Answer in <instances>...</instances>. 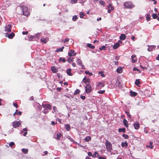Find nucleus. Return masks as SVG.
Segmentation results:
<instances>
[{
    "label": "nucleus",
    "mask_w": 159,
    "mask_h": 159,
    "mask_svg": "<svg viewBox=\"0 0 159 159\" xmlns=\"http://www.w3.org/2000/svg\"><path fill=\"white\" fill-rule=\"evenodd\" d=\"M19 8L21 10V12L20 14L27 16L30 14V10L27 7L25 6H20L19 7Z\"/></svg>",
    "instance_id": "f257e3e1"
},
{
    "label": "nucleus",
    "mask_w": 159,
    "mask_h": 159,
    "mask_svg": "<svg viewBox=\"0 0 159 159\" xmlns=\"http://www.w3.org/2000/svg\"><path fill=\"white\" fill-rule=\"evenodd\" d=\"M124 6L127 9H131L135 6L130 2H125L124 3Z\"/></svg>",
    "instance_id": "f03ea898"
},
{
    "label": "nucleus",
    "mask_w": 159,
    "mask_h": 159,
    "mask_svg": "<svg viewBox=\"0 0 159 159\" xmlns=\"http://www.w3.org/2000/svg\"><path fill=\"white\" fill-rule=\"evenodd\" d=\"M105 145L107 150L109 152H111L112 150L111 144L108 140H107L105 142Z\"/></svg>",
    "instance_id": "7ed1b4c3"
},
{
    "label": "nucleus",
    "mask_w": 159,
    "mask_h": 159,
    "mask_svg": "<svg viewBox=\"0 0 159 159\" xmlns=\"http://www.w3.org/2000/svg\"><path fill=\"white\" fill-rule=\"evenodd\" d=\"M11 25H6L5 29V31L7 33L10 32L11 31Z\"/></svg>",
    "instance_id": "20e7f679"
},
{
    "label": "nucleus",
    "mask_w": 159,
    "mask_h": 159,
    "mask_svg": "<svg viewBox=\"0 0 159 159\" xmlns=\"http://www.w3.org/2000/svg\"><path fill=\"white\" fill-rule=\"evenodd\" d=\"M108 10L107 12L108 13H110L111 11H113L114 10V7L113 6H112V5L111 4H109L108 6L107 7Z\"/></svg>",
    "instance_id": "39448f33"
},
{
    "label": "nucleus",
    "mask_w": 159,
    "mask_h": 159,
    "mask_svg": "<svg viewBox=\"0 0 159 159\" xmlns=\"http://www.w3.org/2000/svg\"><path fill=\"white\" fill-rule=\"evenodd\" d=\"M85 90L86 93H90L92 90L91 86L89 85H88V86H86L85 87Z\"/></svg>",
    "instance_id": "423d86ee"
},
{
    "label": "nucleus",
    "mask_w": 159,
    "mask_h": 159,
    "mask_svg": "<svg viewBox=\"0 0 159 159\" xmlns=\"http://www.w3.org/2000/svg\"><path fill=\"white\" fill-rule=\"evenodd\" d=\"M89 81L90 79L89 78H86V77H85L83 80V82L85 83L87 86H88V85H89Z\"/></svg>",
    "instance_id": "0eeeda50"
},
{
    "label": "nucleus",
    "mask_w": 159,
    "mask_h": 159,
    "mask_svg": "<svg viewBox=\"0 0 159 159\" xmlns=\"http://www.w3.org/2000/svg\"><path fill=\"white\" fill-rule=\"evenodd\" d=\"M20 123L19 121H15L13 123V126L14 128H16L19 127L20 125Z\"/></svg>",
    "instance_id": "6e6552de"
},
{
    "label": "nucleus",
    "mask_w": 159,
    "mask_h": 159,
    "mask_svg": "<svg viewBox=\"0 0 159 159\" xmlns=\"http://www.w3.org/2000/svg\"><path fill=\"white\" fill-rule=\"evenodd\" d=\"M77 64L81 66V69H85L84 66L82 65V61L80 60V59H79L77 61Z\"/></svg>",
    "instance_id": "1a4fd4ad"
},
{
    "label": "nucleus",
    "mask_w": 159,
    "mask_h": 159,
    "mask_svg": "<svg viewBox=\"0 0 159 159\" xmlns=\"http://www.w3.org/2000/svg\"><path fill=\"white\" fill-rule=\"evenodd\" d=\"M156 47V46L155 45H151L148 47V50L149 52L152 51L155 49Z\"/></svg>",
    "instance_id": "9d476101"
},
{
    "label": "nucleus",
    "mask_w": 159,
    "mask_h": 159,
    "mask_svg": "<svg viewBox=\"0 0 159 159\" xmlns=\"http://www.w3.org/2000/svg\"><path fill=\"white\" fill-rule=\"evenodd\" d=\"M131 59L132 60V62L134 63L137 61V59L136 57V55H132L131 56Z\"/></svg>",
    "instance_id": "9b49d317"
},
{
    "label": "nucleus",
    "mask_w": 159,
    "mask_h": 159,
    "mask_svg": "<svg viewBox=\"0 0 159 159\" xmlns=\"http://www.w3.org/2000/svg\"><path fill=\"white\" fill-rule=\"evenodd\" d=\"M126 35L124 34H121L120 37V40H124L126 38Z\"/></svg>",
    "instance_id": "f8f14e48"
},
{
    "label": "nucleus",
    "mask_w": 159,
    "mask_h": 159,
    "mask_svg": "<svg viewBox=\"0 0 159 159\" xmlns=\"http://www.w3.org/2000/svg\"><path fill=\"white\" fill-rule=\"evenodd\" d=\"M120 46V44L118 43H117L114 45L113 46V48L114 49H116L117 48Z\"/></svg>",
    "instance_id": "ddd939ff"
},
{
    "label": "nucleus",
    "mask_w": 159,
    "mask_h": 159,
    "mask_svg": "<svg viewBox=\"0 0 159 159\" xmlns=\"http://www.w3.org/2000/svg\"><path fill=\"white\" fill-rule=\"evenodd\" d=\"M134 128L136 129H138L139 127V125L138 122H136L134 123Z\"/></svg>",
    "instance_id": "4468645a"
},
{
    "label": "nucleus",
    "mask_w": 159,
    "mask_h": 159,
    "mask_svg": "<svg viewBox=\"0 0 159 159\" xmlns=\"http://www.w3.org/2000/svg\"><path fill=\"white\" fill-rule=\"evenodd\" d=\"M15 36V34L12 32L8 34V37L10 39H12Z\"/></svg>",
    "instance_id": "2eb2a0df"
},
{
    "label": "nucleus",
    "mask_w": 159,
    "mask_h": 159,
    "mask_svg": "<svg viewBox=\"0 0 159 159\" xmlns=\"http://www.w3.org/2000/svg\"><path fill=\"white\" fill-rule=\"evenodd\" d=\"M74 50L72 49L70 50V52L68 53V55L69 56H75L76 54V53L74 54H72V53H73L74 52Z\"/></svg>",
    "instance_id": "dca6fc26"
},
{
    "label": "nucleus",
    "mask_w": 159,
    "mask_h": 159,
    "mask_svg": "<svg viewBox=\"0 0 159 159\" xmlns=\"http://www.w3.org/2000/svg\"><path fill=\"white\" fill-rule=\"evenodd\" d=\"M105 85V84L102 82H100L98 83V84L97 85V86L100 87L102 88V87H103Z\"/></svg>",
    "instance_id": "f3484780"
},
{
    "label": "nucleus",
    "mask_w": 159,
    "mask_h": 159,
    "mask_svg": "<svg viewBox=\"0 0 159 159\" xmlns=\"http://www.w3.org/2000/svg\"><path fill=\"white\" fill-rule=\"evenodd\" d=\"M64 48V46L62 47L61 48H59L57 49L56 51L57 52H62L63 51V49Z\"/></svg>",
    "instance_id": "a211bd4d"
},
{
    "label": "nucleus",
    "mask_w": 159,
    "mask_h": 159,
    "mask_svg": "<svg viewBox=\"0 0 159 159\" xmlns=\"http://www.w3.org/2000/svg\"><path fill=\"white\" fill-rule=\"evenodd\" d=\"M130 94L131 96H133L134 97L136 96L137 94V93H136L134 92H133L132 90L130 91Z\"/></svg>",
    "instance_id": "6ab92c4d"
},
{
    "label": "nucleus",
    "mask_w": 159,
    "mask_h": 159,
    "mask_svg": "<svg viewBox=\"0 0 159 159\" xmlns=\"http://www.w3.org/2000/svg\"><path fill=\"white\" fill-rule=\"evenodd\" d=\"M123 122L125 125L127 127H128V124L127 121L125 119H124Z\"/></svg>",
    "instance_id": "aec40b11"
},
{
    "label": "nucleus",
    "mask_w": 159,
    "mask_h": 159,
    "mask_svg": "<svg viewBox=\"0 0 159 159\" xmlns=\"http://www.w3.org/2000/svg\"><path fill=\"white\" fill-rule=\"evenodd\" d=\"M87 46L88 47L91 49H94L95 48V46H94L92 45L91 44L87 43Z\"/></svg>",
    "instance_id": "412c9836"
},
{
    "label": "nucleus",
    "mask_w": 159,
    "mask_h": 159,
    "mask_svg": "<svg viewBox=\"0 0 159 159\" xmlns=\"http://www.w3.org/2000/svg\"><path fill=\"white\" fill-rule=\"evenodd\" d=\"M43 107L45 109H50L51 108V106L50 105L47 104V105H45L43 106Z\"/></svg>",
    "instance_id": "4be33fe9"
},
{
    "label": "nucleus",
    "mask_w": 159,
    "mask_h": 159,
    "mask_svg": "<svg viewBox=\"0 0 159 159\" xmlns=\"http://www.w3.org/2000/svg\"><path fill=\"white\" fill-rule=\"evenodd\" d=\"M146 147L147 148H149L151 149H152L153 148V146H152V142H150V145H146Z\"/></svg>",
    "instance_id": "5701e85b"
},
{
    "label": "nucleus",
    "mask_w": 159,
    "mask_h": 159,
    "mask_svg": "<svg viewBox=\"0 0 159 159\" xmlns=\"http://www.w3.org/2000/svg\"><path fill=\"white\" fill-rule=\"evenodd\" d=\"M128 146V143L126 142H122L121 143V146L122 147H127Z\"/></svg>",
    "instance_id": "b1692460"
},
{
    "label": "nucleus",
    "mask_w": 159,
    "mask_h": 159,
    "mask_svg": "<svg viewBox=\"0 0 159 159\" xmlns=\"http://www.w3.org/2000/svg\"><path fill=\"white\" fill-rule=\"evenodd\" d=\"M71 70H66V72L67 74L70 76L72 75V73L71 72Z\"/></svg>",
    "instance_id": "393cba45"
},
{
    "label": "nucleus",
    "mask_w": 159,
    "mask_h": 159,
    "mask_svg": "<svg viewBox=\"0 0 159 159\" xmlns=\"http://www.w3.org/2000/svg\"><path fill=\"white\" fill-rule=\"evenodd\" d=\"M99 154L97 152H95L93 154H92V156L93 157H95L99 156Z\"/></svg>",
    "instance_id": "a878e982"
},
{
    "label": "nucleus",
    "mask_w": 159,
    "mask_h": 159,
    "mask_svg": "<svg viewBox=\"0 0 159 159\" xmlns=\"http://www.w3.org/2000/svg\"><path fill=\"white\" fill-rule=\"evenodd\" d=\"M41 41L44 43H46L47 41L46 39L42 38L41 39Z\"/></svg>",
    "instance_id": "bb28decb"
},
{
    "label": "nucleus",
    "mask_w": 159,
    "mask_h": 159,
    "mask_svg": "<svg viewBox=\"0 0 159 159\" xmlns=\"http://www.w3.org/2000/svg\"><path fill=\"white\" fill-rule=\"evenodd\" d=\"M22 152L24 154H27L28 152V149H27L23 148L22 149Z\"/></svg>",
    "instance_id": "cd10ccee"
},
{
    "label": "nucleus",
    "mask_w": 159,
    "mask_h": 159,
    "mask_svg": "<svg viewBox=\"0 0 159 159\" xmlns=\"http://www.w3.org/2000/svg\"><path fill=\"white\" fill-rule=\"evenodd\" d=\"M62 61L63 62H66V60L64 58H63L62 57H60L59 58V61Z\"/></svg>",
    "instance_id": "c85d7f7f"
},
{
    "label": "nucleus",
    "mask_w": 159,
    "mask_h": 159,
    "mask_svg": "<svg viewBox=\"0 0 159 159\" xmlns=\"http://www.w3.org/2000/svg\"><path fill=\"white\" fill-rule=\"evenodd\" d=\"M65 127L66 128V129L67 131H69L70 129V126L68 125H65Z\"/></svg>",
    "instance_id": "c756f323"
},
{
    "label": "nucleus",
    "mask_w": 159,
    "mask_h": 159,
    "mask_svg": "<svg viewBox=\"0 0 159 159\" xmlns=\"http://www.w3.org/2000/svg\"><path fill=\"white\" fill-rule=\"evenodd\" d=\"M106 47L104 46H103L102 47H101L100 48H99V50H100V51H102V50H106Z\"/></svg>",
    "instance_id": "7c9ffc66"
},
{
    "label": "nucleus",
    "mask_w": 159,
    "mask_h": 159,
    "mask_svg": "<svg viewBox=\"0 0 159 159\" xmlns=\"http://www.w3.org/2000/svg\"><path fill=\"white\" fill-rule=\"evenodd\" d=\"M91 139V138L90 136H87L85 138L84 140L88 142Z\"/></svg>",
    "instance_id": "2f4dec72"
},
{
    "label": "nucleus",
    "mask_w": 159,
    "mask_h": 159,
    "mask_svg": "<svg viewBox=\"0 0 159 159\" xmlns=\"http://www.w3.org/2000/svg\"><path fill=\"white\" fill-rule=\"evenodd\" d=\"M146 17V20L147 21H149L150 20L151 18L149 16V14H147Z\"/></svg>",
    "instance_id": "473e14b6"
},
{
    "label": "nucleus",
    "mask_w": 159,
    "mask_h": 159,
    "mask_svg": "<svg viewBox=\"0 0 159 159\" xmlns=\"http://www.w3.org/2000/svg\"><path fill=\"white\" fill-rule=\"evenodd\" d=\"M73 61V58H72V57H69L68 58V59L67 60V61L69 63L72 62Z\"/></svg>",
    "instance_id": "72a5a7b5"
},
{
    "label": "nucleus",
    "mask_w": 159,
    "mask_h": 159,
    "mask_svg": "<svg viewBox=\"0 0 159 159\" xmlns=\"http://www.w3.org/2000/svg\"><path fill=\"white\" fill-rule=\"evenodd\" d=\"M140 82L139 80H137L135 82V84L138 86H139V84Z\"/></svg>",
    "instance_id": "f704fd0d"
},
{
    "label": "nucleus",
    "mask_w": 159,
    "mask_h": 159,
    "mask_svg": "<svg viewBox=\"0 0 159 159\" xmlns=\"http://www.w3.org/2000/svg\"><path fill=\"white\" fill-rule=\"evenodd\" d=\"M34 39H35V36H31L29 38V40L30 41H32L34 40Z\"/></svg>",
    "instance_id": "c9c22d12"
},
{
    "label": "nucleus",
    "mask_w": 159,
    "mask_h": 159,
    "mask_svg": "<svg viewBox=\"0 0 159 159\" xmlns=\"http://www.w3.org/2000/svg\"><path fill=\"white\" fill-rule=\"evenodd\" d=\"M99 3L102 5L104 6L105 5V2L103 1H99Z\"/></svg>",
    "instance_id": "e433bc0d"
},
{
    "label": "nucleus",
    "mask_w": 159,
    "mask_h": 159,
    "mask_svg": "<svg viewBox=\"0 0 159 159\" xmlns=\"http://www.w3.org/2000/svg\"><path fill=\"white\" fill-rule=\"evenodd\" d=\"M80 17L81 18H83L84 16V13L82 12H81L80 13Z\"/></svg>",
    "instance_id": "4c0bfd02"
},
{
    "label": "nucleus",
    "mask_w": 159,
    "mask_h": 159,
    "mask_svg": "<svg viewBox=\"0 0 159 159\" xmlns=\"http://www.w3.org/2000/svg\"><path fill=\"white\" fill-rule=\"evenodd\" d=\"M80 93V90L78 89H77L75 91V93H74V94L75 95H77L79 93Z\"/></svg>",
    "instance_id": "58836bf2"
},
{
    "label": "nucleus",
    "mask_w": 159,
    "mask_h": 159,
    "mask_svg": "<svg viewBox=\"0 0 159 159\" xmlns=\"http://www.w3.org/2000/svg\"><path fill=\"white\" fill-rule=\"evenodd\" d=\"M99 74H100L101 76L102 77H105V75L103 74V72L102 71H99L98 72Z\"/></svg>",
    "instance_id": "ea45409f"
},
{
    "label": "nucleus",
    "mask_w": 159,
    "mask_h": 159,
    "mask_svg": "<svg viewBox=\"0 0 159 159\" xmlns=\"http://www.w3.org/2000/svg\"><path fill=\"white\" fill-rule=\"evenodd\" d=\"M152 16L154 19H155L158 16H157V14L154 13L152 15Z\"/></svg>",
    "instance_id": "a19ab883"
},
{
    "label": "nucleus",
    "mask_w": 159,
    "mask_h": 159,
    "mask_svg": "<svg viewBox=\"0 0 159 159\" xmlns=\"http://www.w3.org/2000/svg\"><path fill=\"white\" fill-rule=\"evenodd\" d=\"M78 19L77 16H74L72 18V20L74 21H75Z\"/></svg>",
    "instance_id": "79ce46f5"
},
{
    "label": "nucleus",
    "mask_w": 159,
    "mask_h": 159,
    "mask_svg": "<svg viewBox=\"0 0 159 159\" xmlns=\"http://www.w3.org/2000/svg\"><path fill=\"white\" fill-rule=\"evenodd\" d=\"M119 131V132H121V131H123L124 132H125V129L123 128H120L118 129Z\"/></svg>",
    "instance_id": "37998d69"
},
{
    "label": "nucleus",
    "mask_w": 159,
    "mask_h": 159,
    "mask_svg": "<svg viewBox=\"0 0 159 159\" xmlns=\"http://www.w3.org/2000/svg\"><path fill=\"white\" fill-rule=\"evenodd\" d=\"M57 139H59L61 136V134L59 133H57Z\"/></svg>",
    "instance_id": "c03bdc74"
},
{
    "label": "nucleus",
    "mask_w": 159,
    "mask_h": 159,
    "mask_svg": "<svg viewBox=\"0 0 159 159\" xmlns=\"http://www.w3.org/2000/svg\"><path fill=\"white\" fill-rule=\"evenodd\" d=\"M85 73L86 74H89V75H93V74L92 73H90L88 71H86L85 72Z\"/></svg>",
    "instance_id": "a18cd8bd"
},
{
    "label": "nucleus",
    "mask_w": 159,
    "mask_h": 159,
    "mask_svg": "<svg viewBox=\"0 0 159 159\" xmlns=\"http://www.w3.org/2000/svg\"><path fill=\"white\" fill-rule=\"evenodd\" d=\"M78 0H71V2L75 4L77 2Z\"/></svg>",
    "instance_id": "49530a36"
},
{
    "label": "nucleus",
    "mask_w": 159,
    "mask_h": 159,
    "mask_svg": "<svg viewBox=\"0 0 159 159\" xmlns=\"http://www.w3.org/2000/svg\"><path fill=\"white\" fill-rule=\"evenodd\" d=\"M122 136L125 139H127L129 138V136L128 135L125 134H123Z\"/></svg>",
    "instance_id": "de8ad7c7"
},
{
    "label": "nucleus",
    "mask_w": 159,
    "mask_h": 159,
    "mask_svg": "<svg viewBox=\"0 0 159 159\" xmlns=\"http://www.w3.org/2000/svg\"><path fill=\"white\" fill-rule=\"evenodd\" d=\"M15 143L13 142H11L9 144V146L10 147H12L14 145Z\"/></svg>",
    "instance_id": "09e8293b"
},
{
    "label": "nucleus",
    "mask_w": 159,
    "mask_h": 159,
    "mask_svg": "<svg viewBox=\"0 0 159 159\" xmlns=\"http://www.w3.org/2000/svg\"><path fill=\"white\" fill-rule=\"evenodd\" d=\"M105 91V90H101L99 91L98 92V93H100V94H102V93H103Z\"/></svg>",
    "instance_id": "8fccbe9b"
},
{
    "label": "nucleus",
    "mask_w": 159,
    "mask_h": 159,
    "mask_svg": "<svg viewBox=\"0 0 159 159\" xmlns=\"http://www.w3.org/2000/svg\"><path fill=\"white\" fill-rule=\"evenodd\" d=\"M127 115L128 116L129 118H131V115H130L129 114V113L128 112H126Z\"/></svg>",
    "instance_id": "3c124183"
},
{
    "label": "nucleus",
    "mask_w": 159,
    "mask_h": 159,
    "mask_svg": "<svg viewBox=\"0 0 159 159\" xmlns=\"http://www.w3.org/2000/svg\"><path fill=\"white\" fill-rule=\"evenodd\" d=\"M28 31H25V32L23 31L22 32V34L23 35H25V34L26 35V34H28Z\"/></svg>",
    "instance_id": "603ef678"
},
{
    "label": "nucleus",
    "mask_w": 159,
    "mask_h": 159,
    "mask_svg": "<svg viewBox=\"0 0 159 159\" xmlns=\"http://www.w3.org/2000/svg\"><path fill=\"white\" fill-rule=\"evenodd\" d=\"M69 41V39L68 38H66L65 39L64 42V43H66V42H68Z\"/></svg>",
    "instance_id": "864d4df0"
},
{
    "label": "nucleus",
    "mask_w": 159,
    "mask_h": 159,
    "mask_svg": "<svg viewBox=\"0 0 159 159\" xmlns=\"http://www.w3.org/2000/svg\"><path fill=\"white\" fill-rule=\"evenodd\" d=\"M13 106H14L15 107H16V108H17V107H18L17 105V104H16V103H13Z\"/></svg>",
    "instance_id": "5fc2aeb1"
},
{
    "label": "nucleus",
    "mask_w": 159,
    "mask_h": 159,
    "mask_svg": "<svg viewBox=\"0 0 159 159\" xmlns=\"http://www.w3.org/2000/svg\"><path fill=\"white\" fill-rule=\"evenodd\" d=\"M56 67L55 66H52L51 68V70H56Z\"/></svg>",
    "instance_id": "6e6d98bb"
},
{
    "label": "nucleus",
    "mask_w": 159,
    "mask_h": 159,
    "mask_svg": "<svg viewBox=\"0 0 159 159\" xmlns=\"http://www.w3.org/2000/svg\"><path fill=\"white\" fill-rule=\"evenodd\" d=\"M44 154L43 155V156H44L47 155L48 154V152L47 151H45L44 152Z\"/></svg>",
    "instance_id": "4d7b16f0"
},
{
    "label": "nucleus",
    "mask_w": 159,
    "mask_h": 159,
    "mask_svg": "<svg viewBox=\"0 0 159 159\" xmlns=\"http://www.w3.org/2000/svg\"><path fill=\"white\" fill-rule=\"evenodd\" d=\"M80 98L83 99V100H84L85 98V97L84 96L82 95H81L80 96Z\"/></svg>",
    "instance_id": "13d9d810"
},
{
    "label": "nucleus",
    "mask_w": 159,
    "mask_h": 159,
    "mask_svg": "<svg viewBox=\"0 0 159 159\" xmlns=\"http://www.w3.org/2000/svg\"><path fill=\"white\" fill-rule=\"evenodd\" d=\"M57 120H58V122L61 124H62L61 119L58 118L57 119Z\"/></svg>",
    "instance_id": "bf43d9fd"
},
{
    "label": "nucleus",
    "mask_w": 159,
    "mask_h": 159,
    "mask_svg": "<svg viewBox=\"0 0 159 159\" xmlns=\"http://www.w3.org/2000/svg\"><path fill=\"white\" fill-rule=\"evenodd\" d=\"M68 139L70 140L71 142H72L73 141V140L70 137H68Z\"/></svg>",
    "instance_id": "052dcab7"
},
{
    "label": "nucleus",
    "mask_w": 159,
    "mask_h": 159,
    "mask_svg": "<svg viewBox=\"0 0 159 159\" xmlns=\"http://www.w3.org/2000/svg\"><path fill=\"white\" fill-rule=\"evenodd\" d=\"M131 39H132V40H133V41H134V39H135V37L134 36H133L131 37Z\"/></svg>",
    "instance_id": "680f3d73"
},
{
    "label": "nucleus",
    "mask_w": 159,
    "mask_h": 159,
    "mask_svg": "<svg viewBox=\"0 0 159 159\" xmlns=\"http://www.w3.org/2000/svg\"><path fill=\"white\" fill-rule=\"evenodd\" d=\"M98 159H106V158L105 157H99L98 158Z\"/></svg>",
    "instance_id": "e2e57ef3"
},
{
    "label": "nucleus",
    "mask_w": 159,
    "mask_h": 159,
    "mask_svg": "<svg viewBox=\"0 0 159 159\" xmlns=\"http://www.w3.org/2000/svg\"><path fill=\"white\" fill-rule=\"evenodd\" d=\"M53 110H54L55 112H56V107H55V106H54L53 107Z\"/></svg>",
    "instance_id": "0e129e2a"
},
{
    "label": "nucleus",
    "mask_w": 159,
    "mask_h": 159,
    "mask_svg": "<svg viewBox=\"0 0 159 159\" xmlns=\"http://www.w3.org/2000/svg\"><path fill=\"white\" fill-rule=\"evenodd\" d=\"M88 155L89 156H92V153L90 152H89L88 153Z\"/></svg>",
    "instance_id": "69168bd1"
},
{
    "label": "nucleus",
    "mask_w": 159,
    "mask_h": 159,
    "mask_svg": "<svg viewBox=\"0 0 159 159\" xmlns=\"http://www.w3.org/2000/svg\"><path fill=\"white\" fill-rule=\"evenodd\" d=\"M117 72L119 73H120L122 72V70H116Z\"/></svg>",
    "instance_id": "338daca9"
},
{
    "label": "nucleus",
    "mask_w": 159,
    "mask_h": 159,
    "mask_svg": "<svg viewBox=\"0 0 159 159\" xmlns=\"http://www.w3.org/2000/svg\"><path fill=\"white\" fill-rule=\"evenodd\" d=\"M115 59L116 60H118L119 59V57L118 56H116L115 57Z\"/></svg>",
    "instance_id": "774afa93"
}]
</instances>
